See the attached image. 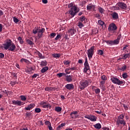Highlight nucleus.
<instances>
[{
  "instance_id": "nucleus-14",
  "label": "nucleus",
  "mask_w": 130,
  "mask_h": 130,
  "mask_svg": "<svg viewBox=\"0 0 130 130\" xmlns=\"http://www.w3.org/2000/svg\"><path fill=\"white\" fill-rule=\"evenodd\" d=\"M77 114H78V111H73L70 113V116L71 118H73V119L77 118V117H78V116H77Z\"/></svg>"
},
{
  "instance_id": "nucleus-26",
  "label": "nucleus",
  "mask_w": 130,
  "mask_h": 130,
  "mask_svg": "<svg viewBox=\"0 0 130 130\" xmlns=\"http://www.w3.org/2000/svg\"><path fill=\"white\" fill-rule=\"evenodd\" d=\"M53 57H54V58H56L57 57L58 58H59L60 57V54L59 53H55L52 54Z\"/></svg>"
},
{
  "instance_id": "nucleus-53",
  "label": "nucleus",
  "mask_w": 130,
  "mask_h": 130,
  "mask_svg": "<svg viewBox=\"0 0 130 130\" xmlns=\"http://www.w3.org/2000/svg\"><path fill=\"white\" fill-rule=\"evenodd\" d=\"M124 109H125V110H128V107H127V106L125 104H123V105Z\"/></svg>"
},
{
  "instance_id": "nucleus-64",
  "label": "nucleus",
  "mask_w": 130,
  "mask_h": 130,
  "mask_svg": "<svg viewBox=\"0 0 130 130\" xmlns=\"http://www.w3.org/2000/svg\"><path fill=\"white\" fill-rule=\"evenodd\" d=\"M78 63H83V60L82 59H79L78 60Z\"/></svg>"
},
{
  "instance_id": "nucleus-22",
  "label": "nucleus",
  "mask_w": 130,
  "mask_h": 130,
  "mask_svg": "<svg viewBox=\"0 0 130 130\" xmlns=\"http://www.w3.org/2000/svg\"><path fill=\"white\" fill-rule=\"evenodd\" d=\"M47 71H48V67H45L41 69V72L42 74H44V73H45V72H47Z\"/></svg>"
},
{
  "instance_id": "nucleus-52",
  "label": "nucleus",
  "mask_w": 130,
  "mask_h": 130,
  "mask_svg": "<svg viewBox=\"0 0 130 130\" xmlns=\"http://www.w3.org/2000/svg\"><path fill=\"white\" fill-rule=\"evenodd\" d=\"M38 76H39V74H34V75L32 76L31 78H32L33 79H34V78H37V77H38Z\"/></svg>"
},
{
  "instance_id": "nucleus-3",
  "label": "nucleus",
  "mask_w": 130,
  "mask_h": 130,
  "mask_svg": "<svg viewBox=\"0 0 130 130\" xmlns=\"http://www.w3.org/2000/svg\"><path fill=\"white\" fill-rule=\"evenodd\" d=\"M124 115L121 114L119 116H118V118L116 121V124L117 126H119V125H125L126 124V122H125V120H124Z\"/></svg>"
},
{
  "instance_id": "nucleus-49",
  "label": "nucleus",
  "mask_w": 130,
  "mask_h": 130,
  "mask_svg": "<svg viewBox=\"0 0 130 130\" xmlns=\"http://www.w3.org/2000/svg\"><path fill=\"white\" fill-rule=\"evenodd\" d=\"M92 32L93 34H97L98 33V29H97V28L93 29Z\"/></svg>"
},
{
  "instance_id": "nucleus-2",
  "label": "nucleus",
  "mask_w": 130,
  "mask_h": 130,
  "mask_svg": "<svg viewBox=\"0 0 130 130\" xmlns=\"http://www.w3.org/2000/svg\"><path fill=\"white\" fill-rule=\"evenodd\" d=\"M68 8H70V9L69 10V14L71 15V18H74L77 14V13L79 12V11H77V7L74 6V4L71 3L68 5Z\"/></svg>"
},
{
  "instance_id": "nucleus-5",
  "label": "nucleus",
  "mask_w": 130,
  "mask_h": 130,
  "mask_svg": "<svg viewBox=\"0 0 130 130\" xmlns=\"http://www.w3.org/2000/svg\"><path fill=\"white\" fill-rule=\"evenodd\" d=\"M84 66L83 72L87 75H90L91 74V71H90V67L89 66V63H88V58L87 57H85Z\"/></svg>"
},
{
  "instance_id": "nucleus-20",
  "label": "nucleus",
  "mask_w": 130,
  "mask_h": 130,
  "mask_svg": "<svg viewBox=\"0 0 130 130\" xmlns=\"http://www.w3.org/2000/svg\"><path fill=\"white\" fill-rule=\"evenodd\" d=\"M111 15L114 20H117L118 19V14L116 12H113Z\"/></svg>"
},
{
  "instance_id": "nucleus-18",
  "label": "nucleus",
  "mask_w": 130,
  "mask_h": 130,
  "mask_svg": "<svg viewBox=\"0 0 130 130\" xmlns=\"http://www.w3.org/2000/svg\"><path fill=\"white\" fill-rule=\"evenodd\" d=\"M120 36H118L117 38V39L113 41V45H116L117 44H119V41L120 40Z\"/></svg>"
},
{
  "instance_id": "nucleus-59",
  "label": "nucleus",
  "mask_w": 130,
  "mask_h": 130,
  "mask_svg": "<svg viewBox=\"0 0 130 130\" xmlns=\"http://www.w3.org/2000/svg\"><path fill=\"white\" fill-rule=\"evenodd\" d=\"M109 45H113V41H109Z\"/></svg>"
},
{
  "instance_id": "nucleus-1",
  "label": "nucleus",
  "mask_w": 130,
  "mask_h": 130,
  "mask_svg": "<svg viewBox=\"0 0 130 130\" xmlns=\"http://www.w3.org/2000/svg\"><path fill=\"white\" fill-rule=\"evenodd\" d=\"M3 47L5 50H9V51H14L16 49L15 44L12 43L11 40H7L6 42L3 44Z\"/></svg>"
},
{
  "instance_id": "nucleus-61",
  "label": "nucleus",
  "mask_w": 130,
  "mask_h": 130,
  "mask_svg": "<svg viewBox=\"0 0 130 130\" xmlns=\"http://www.w3.org/2000/svg\"><path fill=\"white\" fill-rule=\"evenodd\" d=\"M43 4H47L48 3V1L47 0H42Z\"/></svg>"
},
{
  "instance_id": "nucleus-13",
  "label": "nucleus",
  "mask_w": 130,
  "mask_h": 130,
  "mask_svg": "<svg viewBox=\"0 0 130 130\" xmlns=\"http://www.w3.org/2000/svg\"><path fill=\"white\" fill-rule=\"evenodd\" d=\"M12 104H13V105H18V106H21V105H24V104H23V103H22V102H21L20 101H18V100L12 101Z\"/></svg>"
},
{
  "instance_id": "nucleus-45",
  "label": "nucleus",
  "mask_w": 130,
  "mask_h": 130,
  "mask_svg": "<svg viewBox=\"0 0 130 130\" xmlns=\"http://www.w3.org/2000/svg\"><path fill=\"white\" fill-rule=\"evenodd\" d=\"M26 117H30V116L32 115V113H31V112H27L26 113Z\"/></svg>"
},
{
  "instance_id": "nucleus-50",
  "label": "nucleus",
  "mask_w": 130,
  "mask_h": 130,
  "mask_svg": "<svg viewBox=\"0 0 130 130\" xmlns=\"http://www.w3.org/2000/svg\"><path fill=\"white\" fill-rule=\"evenodd\" d=\"M87 11H91V10H92V5L91 6L88 5L87 6Z\"/></svg>"
},
{
  "instance_id": "nucleus-7",
  "label": "nucleus",
  "mask_w": 130,
  "mask_h": 130,
  "mask_svg": "<svg viewBox=\"0 0 130 130\" xmlns=\"http://www.w3.org/2000/svg\"><path fill=\"white\" fill-rule=\"evenodd\" d=\"M111 81L113 83V84H115L116 85H118L119 86H121V85H123L124 84V81L120 80L118 78L112 76L111 78Z\"/></svg>"
},
{
  "instance_id": "nucleus-38",
  "label": "nucleus",
  "mask_w": 130,
  "mask_h": 130,
  "mask_svg": "<svg viewBox=\"0 0 130 130\" xmlns=\"http://www.w3.org/2000/svg\"><path fill=\"white\" fill-rule=\"evenodd\" d=\"M78 26L80 29H82L84 25L82 23V22H78Z\"/></svg>"
},
{
  "instance_id": "nucleus-4",
  "label": "nucleus",
  "mask_w": 130,
  "mask_h": 130,
  "mask_svg": "<svg viewBox=\"0 0 130 130\" xmlns=\"http://www.w3.org/2000/svg\"><path fill=\"white\" fill-rule=\"evenodd\" d=\"M45 32V28H42L41 29H40L38 27H36L32 30V33L34 34H38V37L39 39L41 38L43 35V33Z\"/></svg>"
},
{
  "instance_id": "nucleus-55",
  "label": "nucleus",
  "mask_w": 130,
  "mask_h": 130,
  "mask_svg": "<svg viewBox=\"0 0 130 130\" xmlns=\"http://www.w3.org/2000/svg\"><path fill=\"white\" fill-rule=\"evenodd\" d=\"M112 9H114V10H115L116 11L119 10V8L117 6H113Z\"/></svg>"
},
{
  "instance_id": "nucleus-57",
  "label": "nucleus",
  "mask_w": 130,
  "mask_h": 130,
  "mask_svg": "<svg viewBox=\"0 0 130 130\" xmlns=\"http://www.w3.org/2000/svg\"><path fill=\"white\" fill-rule=\"evenodd\" d=\"M95 18H98V19H100L101 17V15L99 14H96L95 15Z\"/></svg>"
},
{
  "instance_id": "nucleus-10",
  "label": "nucleus",
  "mask_w": 130,
  "mask_h": 130,
  "mask_svg": "<svg viewBox=\"0 0 130 130\" xmlns=\"http://www.w3.org/2000/svg\"><path fill=\"white\" fill-rule=\"evenodd\" d=\"M117 6H118V7H119V8L122 9V10H126V8H127V6L126 5V4L123 2L117 3Z\"/></svg>"
},
{
  "instance_id": "nucleus-39",
  "label": "nucleus",
  "mask_w": 130,
  "mask_h": 130,
  "mask_svg": "<svg viewBox=\"0 0 130 130\" xmlns=\"http://www.w3.org/2000/svg\"><path fill=\"white\" fill-rule=\"evenodd\" d=\"M63 63L65 66H69L71 63V61L70 60H64L63 61Z\"/></svg>"
},
{
  "instance_id": "nucleus-51",
  "label": "nucleus",
  "mask_w": 130,
  "mask_h": 130,
  "mask_svg": "<svg viewBox=\"0 0 130 130\" xmlns=\"http://www.w3.org/2000/svg\"><path fill=\"white\" fill-rule=\"evenodd\" d=\"M100 86L101 89H102V90L103 91H105V89H106L105 85H100Z\"/></svg>"
},
{
  "instance_id": "nucleus-58",
  "label": "nucleus",
  "mask_w": 130,
  "mask_h": 130,
  "mask_svg": "<svg viewBox=\"0 0 130 130\" xmlns=\"http://www.w3.org/2000/svg\"><path fill=\"white\" fill-rule=\"evenodd\" d=\"M70 70H71V71H75V70H77V68L72 67L70 68Z\"/></svg>"
},
{
  "instance_id": "nucleus-23",
  "label": "nucleus",
  "mask_w": 130,
  "mask_h": 130,
  "mask_svg": "<svg viewBox=\"0 0 130 130\" xmlns=\"http://www.w3.org/2000/svg\"><path fill=\"white\" fill-rule=\"evenodd\" d=\"M40 66L41 67H46V66H47V61H46V60L42 61Z\"/></svg>"
},
{
  "instance_id": "nucleus-8",
  "label": "nucleus",
  "mask_w": 130,
  "mask_h": 130,
  "mask_svg": "<svg viewBox=\"0 0 130 130\" xmlns=\"http://www.w3.org/2000/svg\"><path fill=\"white\" fill-rule=\"evenodd\" d=\"M94 50L95 46H94L91 47L90 48L87 50V54L89 60L93 57V55H94V53H95Z\"/></svg>"
},
{
  "instance_id": "nucleus-40",
  "label": "nucleus",
  "mask_w": 130,
  "mask_h": 130,
  "mask_svg": "<svg viewBox=\"0 0 130 130\" xmlns=\"http://www.w3.org/2000/svg\"><path fill=\"white\" fill-rule=\"evenodd\" d=\"M20 99L22 101H26V100H27V98L25 95H21Z\"/></svg>"
},
{
  "instance_id": "nucleus-15",
  "label": "nucleus",
  "mask_w": 130,
  "mask_h": 130,
  "mask_svg": "<svg viewBox=\"0 0 130 130\" xmlns=\"http://www.w3.org/2000/svg\"><path fill=\"white\" fill-rule=\"evenodd\" d=\"M35 107V104H30L29 105H28L27 107H25V110H27V111H30L32 108H34Z\"/></svg>"
},
{
  "instance_id": "nucleus-19",
  "label": "nucleus",
  "mask_w": 130,
  "mask_h": 130,
  "mask_svg": "<svg viewBox=\"0 0 130 130\" xmlns=\"http://www.w3.org/2000/svg\"><path fill=\"white\" fill-rule=\"evenodd\" d=\"M33 71H34L33 67H30V68H27V69L25 70V72L26 73H27V74H33Z\"/></svg>"
},
{
  "instance_id": "nucleus-27",
  "label": "nucleus",
  "mask_w": 130,
  "mask_h": 130,
  "mask_svg": "<svg viewBox=\"0 0 130 130\" xmlns=\"http://www.w3.org/2000/svg\"><path fill=\"white\" fill-rule=\"evenodd\" d=\"M61 36H62V34L60 33L58 34L56 37L55 38V40L57 41L58 39H60L61 38Z\"/></svg>"
},
{
  "instance_id": "nucleus-35",
  "label": "nucleus",
  "mask_w": 130,
  "mask_h": 130,
  "mask_svg": "<svg viewBox=\"0 0 130 130\" xmlns=\"http://www.w3.org/2000/svg\"><path fill=\"white\" fill-rule=\"evenodd\" d=\"M104 52L102 50H98V54L99 55H103Z\"/></svg>"
},
{
  "instance_id": "nucleus-62",
  "label": "nucleus",
  "mask_w": 130,
  "mask_h": 130,
  "mask_svg": "<svg viewBox=\"0 0 130 130\" xmlns=\"http://www.w3.org/2000/svg\"><path fill=\"white\" fill-rule=\"evenodd\" d=\"M95 5H92L91 10L95 11Z\"/></svg>"
},
{
  "instance_id": "nucleus-48",
  "label": "nucleus",
  "mask_w": 130,
  "mask_h": 130,
  "mask_svg": "<svg viewBox=\"0 0 130 130\" xmlns=\"http://www.w3.org/2000/svg\"><path fill=\"white\" fill-rule=\"evenodd\" d=\"M13 21L14 22V23H16L17 24V23H18L19 22V20L18 19V18H16V17H13Z\"/></svg>"
},
{
  "instance_id": "nucleus-28",
  "label": "nucleus",
  "mask_w": 130,
  "mask_h": 130,
  "mask_svg": "<svg viewBox=\"0 0 130 130\" xmlns=\"http://www.w3.org/2000/svg\"><path fill=\"white\" fill-rule=\"evenodd\" d=\"M98 23L99 24V25H101V26H102V27H103V26H106L105 23L103 22L102 20H98Z\"/></svg>"
},
{
  "instance_id": "nucleus-11",
  "label": "nucleus",
  "mask_w": 130,
  "mask_h": 130,
  "mask_svg": "<svg viewBox=\"0 0 130 130\" xmlns=\"http://www.w3.org/2000/svg\"><path fill=\"white\" fill-rule=\"evenodd\" d=\"M84 117L85 118H87V119H89V120H91V121H96L97 120V117L94 115H85Z\"/></svg>"
},
{
  "instance_id": "nucleus-60",
  "label": "nucleus",
  "mask_w": 130,
  "mask_h": 130,
  "mask_svg": "<svg viewBox=\"0 0 130 130\" xmlns=\"http://www.w3.org/2000/svg\"><path fill=\"white\" fill-rule=\"evenodd\" d=\"M105 84V80H102L100 82V85H104Z\"/></svg>"
},
{
  "instance_id": "nucleus-25",
  "label": "nucleus",
  "mask_w": 130,
  "mask_h": 130,
  "mask_svg": "<svg viewBox=\"0 0 130 130\" xmlns=\"http://www.w3.org/2000/svg\"><path fill=\"white\" fill-rule=\"evenodd\" d=\"M93 126L98 129H100V128H101V124L98 123L95 124V125H93Z\"/></svg>"
},
{
  "instance_id": "nucleus-63",
  "label": "nucleus",
  "mask_w": 130,
  "mask_h": 130,
  "mask_svg": "<svg viewBox=\"0 0 130 130\" xmlns=\"http://www.w3.org/2000/svg\"><path fill=\"white\" fill-rule=\"evenodd\" d=\"M61 127L60 125H59L56 128L57 130H60V128H61Z\"/></svg>"
},
{
  "instance_id": "nucleus-56",
  "label": "nucleus",
  "mask_w": 130,
  "mask_h": 130,
  "mask_svg": "<svg viewBox=\"0 0 130 130\" xmlns=\"http://www.w3.org/2000/svg\"><path fill=\"white\" fill-rule=\"evenodd\" d=\"M5 57V54L3 53H0V59Z\"/></svg>"
},
{
  "instance_id": "nucleus-31",
  "label": "nucleus",
  "mask_w": 130,
  "mask_h": 130,
  "mask_svg": "<svg viewBox=\"0 0 130 130\" xmlns=\"http://www.w3.org/2000/svg\"><path fill=\"white\" fill-rule=\"evenodd\" d=\"M38 56L39 57V58L41 59L45 58V56L42 55V54L41 53H40V52H38Z\"/></svg>"
},
{
  "instance_id": "nucleus-33",
  "label": "nucleus",
  "mask_w": 130,
  "mask_h": 130,
  "mask_svg": "<svg viewBox=\"0 0 130 130\" xmlns=\"http://www.w3.org/2000/svg\"><path fill=\"white\" fill-rule=\"evenodd\" d=\"M18 41H19L20 44H23L24 43V41H23L21 37H19L18 38Z\"/></svg>"
},
{
  "instance_id": "nucleus-29",
  "label": "nucleus",
  "mask_w": 130,
  "mask_h": 130,
  "mask_svg": "<svg viewBox=\"0 0 130 130\" xmlns=\"http://www.w3.org/2000/svg\"><path fill=\"white\" fill-rule=\"evenodd\" d=\"M61 107H56L55 108V111H56V112H60L61 111Z\"/></svg>"
},
{
  "instance_id": "nucleus-41",
  "label": "nucleus",
  "mask_w": 130,
  "mask_h": 130,
  "mask_svg": "<svg viewBox=\"0 0 130 130\" xmlns=\"http://www.w3.org/2000/svg\"><path fill=\"white\" fill-rule=\"evenodd\" d=\"M101 80H102V81H106V80H107V77L103 75L101 76Z\"/></svg>"
},
{
  "instance_id": "nucleus-36",
  "label": "nucleus",
  "mask_w": 130,
  "mask_h": 130,
  "mask_svg": "<svg viewBox=\"0 0 130 130\" xmlns=\"http://www.w3.org/2000/svg\"><path fill=\"white\" fill-rule=\"evenodd\" d=\"M85 19H86V17H85V16H83L80 17L79 21H80V22H84V21H85Z\"/></svg>"
},
{
  "instance_id": "nucleus-32",
  "label": "nucleus",
  "mask_w": 130,
  "mask_h": 130,
  "mask_svg": "<svg viewBox=\"0 0 130 130\" xmlns=\"http://www.w3.org/2000/svg\"><path fill=\"white\" fill-rule=\"evenodd\" d=\"M122 77L123 79H127V78L128 77V75H127V73H124L122 74Z\"/></svg>"
},
{
  "instance_id": "nucleus-37",
  "label": "nucleus",
  "mask_w": 130,
  "mask_h": 130,
  "mask_svg": "<svg viewBox=\"0 0 130 130\" xmlns=\"http://www.w3.org/2000/svg\"><path fill=\"white\" fill-rule=\"evenodd\" d=\"M35 112L36 113H40L41 112V109L39 108H36L35 110Z\"/></svg>"
},
{
  "instance_id": "nucleus-42",
  "label": "nucleus",
  "mask_w": 130,
  "mask_h": 130,
  "mask_svg": "<svg viewBox=\"0 0 130 130\" xmlns=\"http://www.w3.org/2000/svg\"><path fill=\"white\" fill-rule=\"evenodd\" d=\"M16 84H18V82H17V81H16V80H15V81H11L10 82V84L12 86H15V85H16Z\"/></svg>"
},
{
  "instance_id": "nucleus-47",
  "label": "nucleus",
  "mask_w": 130,
  "mask_h": 130,
  "mask_svg": "<svg viewBox=\"0 0 130 130\" xmlns=\"http://www.w3.org/2000/svg\"><path fill=\"white\" fill-rule=\"evenodd\" d=\"M94 92H95V94H99V93H100V89L96 88V89H94Z\"/></svg>"
},
{
  "instance_id": "nucleus-54",
  "label": "nucleus",
  "mask_w": 130,
  "mask_h": 130,
  "mask_svg": "<svg viewBox=\"0 0 130 130\" xmlns=\"http://www.w3.org/2000/svg\"><path fill=\"white\" fill-rule=\"evenodd\" d=\"M43 108H48L49 107H50V105L47 104V105H44L43 106Z\"/></svg>"
},
{
  "instance_id": "nucleus-34",
  "label": "nucleus",
  "mask_w": 130,
  "mask_h": 130,
  "mask_svg": "<svg viewBox=\"0 0 130 130\" xmlns=\"http://www.w3.org/2000/svg\"><path fill=\"white\" fill-rule=\"evenodd\" d=\"M26 42L27 43H28V44H29L30 46H32L34 44V43H33V42H32L29 39L27 40Z\"/></svg>"
},
{
  "instance_id": "nucleus-16",
  "label": "nucleus",
  "mask_w": 130,
  "mask_h": 130,
  "mask_svg": "<svg viewBox=\"0 0 130 130\" xmlns=\"http://www.w3.org/2000/svg\"><path fill=\"white\" fill-rule=\"evenodd\" d=\"M76 32H77V30H76L74 27L70 28L68 31V32L69 33L71 36H73V35H74Z\"/></svg>"
},
{
  "instance_id": "nucleus-9",
  "label": "nucleus",
  "mask_w": 130,
  "mask_h": 130,
  "mask_svg": "<svg viewBox=\"0 0 130 130\" xmlns=\"http://www.w3.org/2000/svg\"><path fill=\"white\" fill-rule=\"evenodd\" d=\"M117 29V26L115 23H112L109 24L108 26V30L109 32H113V31H115V30Z\"/></svg>"
},
{
  "instance_id": "nucleus-21",
  "label": "nucleus",
  "mask_w": 130,
  "mask_h": 130,
  "mask_svg": "<svg viewBox=\"0 0 130 130\" xmlns=\"http://www.w3.org/2000/svg\"><path fill=\"white\" fill-rule=\"evenodd\" d=\"M66 77V81L68 82H71L73 81V78L71 75L65 76Z\"/></svg>"
},
{
  "instance_id": "nucleus-43",
  "label": "nucleus",
  "mask_w": 130,
  "mask_h": 130,
  "mask_svg": "<svg viewBox=\"0 0 130 130\" xmlns=\"http://www.w3.org/2000/svg\"><path fill=\"white\" fill-rule=\"evenodd\" d=\"M56 36V33H51L50 35V38H54Z\"/></svg>"
},
{
  "instance_id": "nucleus-44",
  "label": "nucleus",
  "mask_w": 130,
  "mask_h": 130,
  "mask_svg": "<svg viewBox=\"0 0 130 130\" xmlns=\"http://www.w3.org/2000/svg\"><path fill=\"white\" fill-rule=\"evenodd\" d=\"M99 10L101 14H103V13H104V9L101 7H99Z\"/></svg>"
},
{
  "instance_id": "nucleus-12",
  "label": "nucleus",
  "mask_w": 130,
  "mask_h": 130,
  "mask_svg": "<svg viewBox=\"0 0 130 130\" xmlns=\"http://www.w3.org/2000/svg\"><path fill=\"white\" fill-rule=\"evenodd\" d=\"M65 88H66L67 90L71 91V90H74V89H75V86L73 84H67L65 85Z\"/></svg>"
},
{
  "instance_id": "nucleus-24",
  "label": "nucleus",
  "mask_w": 130,
  "mask_h": 130,
  "mask_svg": "<svg viewBox=\"0 0 130 130\" xmlns=\"http://www.w3.org/2000/svg\"><path fill=\"white\" fill-rule=\"evenodd\" d=\"M57 76H58L59 78H61V77H63V76L64 77H67V74L63 73H58L57 74Z\"/></svg>"
},
{
  "instance_id": "nucleus-46",
  "label": "nucleus",
  "mask_w": 130,
  "mask_h": 130,
  "mask_svg": "<svg viewBox=\"0 0 130 130\" xmlns=\"http://www.w3.org/2000/svg\"><path fill=\"white\" fill-rule=\"evenodd\" d=\"M45 124L46 125H48V126H49V125H51V123H50V121H46L45 122Z\"/></svg>"
},
{
  "instance_id": "nucleus-17",
  "label": "nucleus",
  "mask_w": 130,
  "mask_h": 130,
  "mask_svg": "<svg viewBox=\"0 0 130 130\" xmlns=\"http://www.w3.org/2000/svg\"><path fill=\"white\" fill-rule=\"evenodd\" d=\"M121 56H122V57L121 58V59H126L127 58H129L130 54L129 53L124 54L122 55Z\"/></svg>"
},
{
  "instance_id": "nucleus-6",
  "label": "nucleus",
  "mask_w": 130,
  "mask_h": 130,
  "mask_svg": "<svg viewBox=\"0 0 130 130\" xmlns=\"http://www.w3.org/2000/svg\"><path fill=\"white\" fill-rule=\"evenodd\" d=\"M89 86V80L82 79L79 83V88L80 90H84Z\"/></svg>"
},
{
  "instance_id": "nucleus-30",
  "label": "nucleus",
  "mask_w": 130,
  "mask_h": 130,
  "mask_svg": "<svg viewBox=\"0 0 130 130\" xmlns=\"http://www.w3.org/2000/svg\"><path fill=\"white\" fill-rule=\"evenodd\" d=\"M126 68H127L126 66L124 65L121 68H119V70L120 71H122V72H124V71H125L126 70Z\"/></svg>"
}]
</instances>
